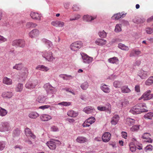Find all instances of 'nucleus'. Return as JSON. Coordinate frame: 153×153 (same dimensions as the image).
Segmentation results:
<instances>
[{
    "label": "nucleus",
    "instance_id": "f257e3e1",
    "mask_svg": "<svg viewBox=\"0 0 153 153\" xmlns=\"http://www.w3.org/2000/svg\"><path fill=\"white\" fill-rule=\"evenodd\" d=\"M148 111L146 104L141 103L137 104L136 106L132 107L130 110V112L133 114H138L141 112Z\"/></svg>",
    "mask_w": 153,
    "mask_h": 153
},
{
    "label": "nucleus",
    "instance_id": "f03ea898",
    "mask_svg": "<svg viewBox=\"0 0 153 153\" xmlns=\"http://www.w3.org/2000/svg\"><path fill=\"white\" fill-rule=\"evenodd\" d=\"M42 57L49 62H52L55 60L56 58L53 56V53L50 51H45L41 52Z\"/></svg>",
    "mask_w": 153,
    "mask_h": 153
},
{
    "label": "nucleus",
    "instance_id": "7ed1b4c3",
    "mask_svg": "<svg viewBox=\"0 0 153 153\" xmlns=\"http://www.w3.org/2000/svg\"><path fill=\"white\" fill-rule=\"evenodd\" d=\"M11 130L9 123L8 122H1L0 123V131H8Z\"/></svg>",
    "mask_w": 153,
    "mask_h": 153
},
{
    "label": "nucleus",
    "instance_id": "20e7f679",
    "mask_svg": "<svg viewBox=\"0 0 153 153\" xmlns=\"http://www.w3.org/2000/svg\"><path fill=\"white\" fill-rule=\"evenodd\" d=\"M82 46V42L81 41H79L72 43L71 45L70 48L71 50L76 51L80 48Z\"/></svg>",
    "mask_w": 153,
    "mask_h": 153
},
{
    "label": "nucleus",
    "instance_id": "39448f33",
    "mask_svg": "<svg viewBox=\"0 0 153 153\" xmlns=\"http://www.w3.org/2000/svg\"><path fill=\"white\" fill-rule=\"evenodd\" d=\"M39 83L38 80H36L33 81H28L25 85V87L26 88L32 90Z\"/></svg>",
    "mask_w": 153,
    "mask_h": 153
},
{
    "label": "nucleus",
    "instance_id": "423d86ee",
    "mask_svg": "<svg viewBox=\"0 0 153 153\" xmlns=\"http://www.w3.org/2000/svg\"><path fill=\"white\" fill-rule=\"evenodd\" d=\"M12 45L13 46L16 47H19L23 48L25 46V42L22 39H16L12 42Z\"/></svg>",
    "mask_w": 153,
    "mask_h": 153
},
{
    "label": "nucleus",
    "instance_id": "0eeeda50",
    "mask_svg": "<svg viewBox=\"0 0 153 153\" xmlns=\"http://www.w3.org/2000/svg\"><path fill=\"white\" fill-rule=\"evenodd\" d=\"M80 54L83 63L85 64H89L93 60L92 57L89 56L84 53H81Z\"/></svg>",
    "mask_w": 153,
    "mask_h": 153
},
{
    "label": "nucleus",
    "instance_id": "6e6552de",
    "mask_svg": "<svg viewBox=\"0 0 153 153\" xmlns=\"http://www.w3.org/2000/svg\"><path fill=\"white\" fill-rule=\"evenodd\" d=\"M151 91L150 90H147L141 96L139 99L140 100L143 99V100H150L153 97V94H151Z\"/></svg>",
    "mask_w": 153,
    "mask_h": 153
},
{
    "label": "nucleus",
    "instance_id": "1a4fd4ad",
    "mask_svg": "<svg viewBox=\"0 0 153 153\" xmlns=\"http://www.w3.org/2000/svg\"><path fill=\"white\" fill-rule=\"evenodd\" d=\"M95 121L94 117H91L85 120L82 125L84 127H89L90 125L94 123Z\"/></svg>",
    "mask_w": 153,
    "mask_h": 153
},
{
    "label": "nucleus",
    "instance_id": "9d476101",
    "mask_svg": "<svg viewBox=\"0 0 153 153\" xmlns=\"http://www.w3.org/2000/svg\"><path fill=\"white\" fill-rule=\"evenodd\" d=\"M111 108V105L108 102L106 103L105 106L100 105L97 107L98 110L101 111H110Z\"/></svg>",
    "mask_w": 153,
    "mask_h": 153
},
{
    "label": "nucleus",
    "instance_id": "9b49d317",
    "mask_svg": "<svg viewBox=\"0 0 153 153\" xmlns=\"http://www.w3.org/2000/svg\"><path fill=\"white\" fill-rule=\"evenodd\" d=\"M39 34V30L36 29H34L29 33V36L30 38H33L38 36Z\"/></svg>",
    "mask_w": 153,
    "mask_h": 153
},
{
    "label": "nucleus",
    "instance_id": "f8f14e48",
    "mask_svg": "<svg viewBox=\"0 0 153 153\" xmlns=\"http://www.w3.org/2000/svg\"><path fill=\"white\" fill-rule=\"evenodd\" d=\"M13 95V94L12 92L6 91L2 93L1 96L4 99H8L11 98Z\"/></svg>",
    "mask_w": 153,
    "mask_h": 153
},
{
    "label": "nucleus",
    "instance_id": "ddd939ff",
    "mask_svg": "<svg viewBox=\"0 0 153 153\" xmlns=\"http://www.w3.org/2000/svg\"><path fill=\"white\" fill-rule=\"evenodd\" d=\"M52 25L56 27H62L65 25L64 23L62 21L55 20L51 22Z\"/></svg>",
    "mask_w": 153,
    "mask_h": 153
},
{
    "label": "nucleus",
    "instance_id": "4468645a",
    "mask_svg": "<svg viewBox=\"0 0 153 153\" xmlns=\"http://www.w3.org/2000/svg\"><path fill=\"white\" fill-rule=\"evenodd\" d=\"M100 88L105 93L108 94L111 91L110 86L105 84H102L100 86Z\"/></svg>",
    "mask_w": 153,
    "mask_h": 153
},
{
    "label": "nucleus",
    "instance_id": "2eb2a0df",
    "mask_svg": "<svg viewBox=\"0 0 153 153\" xmlns=\"http://www.w3.org/2000/svg\"><path fill=\"white\" fill-rule=\"evenodd\" d=\"M111 134L110 133L106 132L104 133L102 136V141L104 142H108L111 138Z\"/></svg>",
    "mask_w": 153,
    "mask_h": 153
},
{
    "label": "nucleus",
    "instance_id": "dca6fc26",
    "mask_svg": "<svg viewBox=\"0 0 153 153\" xmlns=\"http://www.w3.org/2000/svg\"><path fill=\"white\" fill-rule=\"evenodd\" d=\"M31 17L34 19L40 21L41 20L42 16L41 14L34 12H31L30 14Z\"/></svg>",
    "mask_w": 153,
    "mask_h": 153
},
{
    "label": "nucleus",
    "instance_id": "f3484780",
    "mask_svg": "<svg viewBox=\"0 0 153 153\" xmlns=\"http://www.w3.org/2000/svg\"><path fill=\"white\" fill-rule=\"evenodd\" d=\"M44 88L47 91H51V92H53L55 91V88L52 86L49 83H47L44 85L43 86Z\"/></svg>",
    "mask_w": 153,
    "mask_h": 153
},
{
    "label": "nucleus",
    "instance_id": "a211bd4d",
    "mask_svg": "<svg viewBox=\"0 0 153 153\" xmlns=\"http://www.w3.org/2000/svg\"><path fill=\"white\" fill-rule=\"evenodd\" d=\"M83 111L87 114L94 113L95 111L94 108L91 106L85 107L83 109Z\"/></svg>",
    "mask_w": 153,
    "mask_h": 153
},
{
    "label": "nucleus",
    "instance_id": "6ab92c4d",
    "mask_svg": "<svg viewBox=\"0 0 153 153\" xmlns=\"http://www.w3.org/2000/svg\"><path fill=\"white\" fill-rule=\"evenodd\" d=\"M40 119L42 121H47L52 119V117L50 115L47 114H42L40 116Z\"/></svg>",
    "mask_w": 153,
    "mask_h": 153
},
{
    "label": "nucleus",
    "instance_id": "aec40b11",
    "mask_svg": "<svg viewBox=\"0 0 153 153\" xmlns=\"http://www.w3.org/2000/svg\"><path fill=\"white\" fill-rule=\"evenodd\" d=\"M149 74V73L148 71L142 70L139 72L138 75L142 79H143L147 78Z\"/></svg>",
    "mask_w": 153,
    "mask_h": 153
},
{
    "label": "nucleus",
    "instance_id": "412c9836",
    "mask_svg": "<svg viewBox=\"0 0 153 153\" xmlns=\"http://www.w3.org/2000/svg\"><path fill=\"white\" fill-rule=\"evenodd\" d=\"M25 131V134L27 136H30L33 139L36 138L35 135L32 133L30 128H26Z\"/></svg>",
    "mask_w": 153,
    "mask_h": 153
},
{
    "label": "nucleus",
    "instance_id": "4be33fe9",
    "mask_svg": "<svg viewBox=\"0 0 153 153\" xmlns=\"http://www.w3.org/2000/svg\"><path fill=\"white\" fill-rule=\"evenodd\" d=\"M46 144L50 149L51 150H54L56 147V143L54 141H48Z\"/></svg>",
    "mask_w": 153,
    "mask_h": 153
},
{
    "label": "nucleus",
    "instance_id": "5701e85b",
    "mask_svg": "<svg viewBox=\"0 0 153 153\" xmlns=\"http://www.w3.org/2000/svg\"><path fill=\"white\" fill-rule=\"evenodd\" d=\"M141 54V51L137 49H133L130 52L129 56L130 57L138 56Z\"/></svg>",
    "mask_w": 153,
    "mask_h": 153
},
{
    "label": "nucleus",
    "instance_id": "b1692460",
    "mask_svg": "<svg viewBox=\"0 0 153 153\" xmlns=\"http://www.w3.org/2000/svg\"><path fill=\"white\" fill-rule=\"evenodd\" d=\"M96 18V16H92L89 15H85L83 17V20L87 22H90Z\"/></svg>",
    "mask_w": 153,
    "mask_h": 153
},
{
    "label": "nucleus",
    "instance_id": "393cba45",
    "mask_svg": "<svg viewBox=\"0 0 153 153\" xmlns=\"http://www.w3.org/2000/svg\"><path fill=\"white\" fill-rule=\"evenodd\" d=\"M36 69L43 71L47 72L49 70V68L43 65H39L36 68Z\"/></svg>",
    "mask_w": 153,
    "mask_h": 153
},
{
    "label": "nucleus",
    "instance_id": "a878e982",
    "mask_svg": "<svg viewBox=\"0 0 153 153\" xmlns=\"http://www.w3.org/2000/svg\"><path fill=\"white\" fill-rule=\"evenodd\" d=\"M76 141L79 143H83L88 141L87 139L82 136L78 137L76 139Z\"/></svg>",
    "mask_w": 153,
    "mask_h": 153
},
{
    "label": "nucleus",
    "instance_id": "bb28decb",
    "mask_svg": "<svg viewBox=\"0 0 153 153\" xmlns=\"http://www.w3.org/2000/svg\"><path fill=\"white\" fill-rule=\"evenodd\" d=\"M121 92L123 93H128L131 91V90L128 88L127 85H123L120 88Z\"/></svg>",
    "mask_w": 153,
    "mask_h": 153
},
{
    "label": "nucleus",
    "instance_id": "cd10ccee",
    "mask_svg": "<svg viewBox=\"0 0 153 153\" xmlns=\"http://www.w3.org/2000/svg\"><path fill=\"white\" fill-rule=\"evenodd\" d=\"M119 120V117L117 115H115L113 116L111 121V123L112 125H115L118 122Z\"/></svg>",
    "mask_w": 153,
    "mask_h": 153
},
{
    "label": "nucleus",
    "instance_id": "c85d7f7f",
    "mask_svg": "<svg viewBox=\"0 0 153 153\" xmlns=\"http://www.w3.org/2000/svg\"><path fill=\"white\" fill-rule=\"evenodd\" d=\"M39 116V114L35 111L30 112L28 114L29 117L32 119H36Z\"/></svg>",
    "mask_w": 153,
    "mask_h": 153
},
{
    "label": "nucleus",
    "instance_id": "c756f323",
    "mask_svg": "<svg viewBox=\"0 0 153 153\" xmlns=\"http://www.w3.org/2000/svg\"><path fill=\"white\" fill-rule=\"evenodd\" d=\"M106 41L103 39H98L95 41V43L99 45H103L106 44Z\"/></svg>",
    "mask_w": 153,
    "mask_h": 153
},
{
    "label": "nucleus",
    "instance_id": "7c9ffc66",
    "mask_svg": "<svg viewBox=\"0 0 153 153\" xmlns=\"http://www.w3.org/2000/svg\"><path fill=\"white\" fill-rule=\"evenodd\" d=\"M47 99L46 96L43 95L39 96L37 99V101L40 103H44Z\"/></svg>",
    "mask_w": 153,
    "mask_h": 153
},
{
    "label": "nucleus",
    "instance_id": "2f4dec72",
    "mask_svg": "<svg viewBox=\"0 0 153 153\" xmlns=\"http://www.w3.org/2000/svg\"><path fill=\"white\" fill-rule=\"evenodd\" d=\"M23 84L19 83L16 85L15 88V90L17 92H21L23 90Z\"/></svg>",
    "mask_w": 153,
    "mask_h": 153
},
{
    "label": "nucleus",
    "instance_id": "473e14b6",
    "mask_svg": "<svg viewBox=\"0 0 153 153\" xmlns=\"http://www.w3.org/2000/svg\"><path fill=\"white\" fill-rule=\"evenodd\" d=\"M3 82L4 84L7 85H10L12 84V81L11 79L7 77H4L3 78Z\"/></svg>",
    "mask_w": 153,
    "mask_h": 153
},
{
    "label": "nucleus",
    "instance_id": "72a5a7b5",
    "mask_svg": "<svg viewBox=\"0 0 153 153\" xmlns=\"http://www.w3.org/2000/svg\"><path fill=\"white\" fill-rule=\"evenodd\" d=\"M78 113L72 110L69 111L67 112V115L69 116L73 117H76L78 116Z\"/></svg>",
    "mask_w": 153,
    "mask_h": 153
},
{
    "label": "nucleus",
    "instance_id": "f704fd0d",
    "mask_svg": "<svg viewBox=\"0 0 153 153\" xmlns=\"http://www.w3.org/2000/svg\"><path fill=\"white\" fill-rule=\"evenodd\" d=\"M126 124L130 126L134 124L135 120L134 119L128 118L126 119Z\"/></svg>",
    "mask_w": 153,
    "mask_h": 153
},
{
    "label": "nucleus",
    "instance_id": "c9c22d12",
    "mask_svg": "<svg viewBox=\"0 0 153 153\" xmlns=\"http://www.w3.org/2000/svg\"><path fill=\"white\" fill-rule=\"evenodd\" d=\"M118 47L119 48L123 51H128L129 50V48L128 46L121 43L118 44Z\"/></svg>",
    "mask_w": 153,
    "mask_h": 153
},
{
    "label": "nucleus",
    "instance_id": "e433bc0d",
    "mask_svg": "<svg viewBox=\"0 0 153 153\" xmlns=\"http://www.w3.org/2000/svg\"><path fill=\"white\" fill-rule=\"evenodd\" d=\"M24 66V65L22 63L16 64L14 66H13V69L20 70L23 68Z\"/></svg>",
    "mask_w": 153,
    "mask_h": 153
},
{
    "label": "nucleus",
    "instance_id": "4c0bfd02",
    "mask_svg": "<svg viewBox=\"0 0 153 153\" xmlns=\"http://www.w3.org/2000/svg\"><path fill=\"white\" fill-rule=\"evenodd\" d=\"M8 111L5 109L0 107V116L1 117L5 116L7 114Z\"/></svg>",
    "mask_w": 153,
    "mask_h": 153
},
{
    "label": "nucleus",
    "instance_id": "58836bf2",
    "mask_svg": "<svg viewBox=\"0 0 153 153\" xmlns=\"http://www.w3.org/2000/svg\"><path fill=\"white\" fill-rule=\"evenodd\" d=\"M126 14H122V13H118L116 14H114L112 18L113 19H118L120 18L124 17Z\"/></svg>",
    "mask_w": 153,
    "mask_h": 153
},
{
    "label": "nucleus",
    "instance_id": "ea45409f",
    "mask_svg": "<svg viewBox=\"0 0 153 153\" xmlns=\"http://www.w3.org/2000/svg\"><path fill=\"white\" fill-rule=\"evenodd\" d=\"M59 76L62 78L64 80H67L72 78V77L70 75L61 74L59 75Z\"/></svg>",
    "mask_w": 153,
    "mask_h": 153
},
{
    "label": "nucleus",
    "instance_id": "a19ab883",
    "mask_svg": "<svg viewBox=\"0 0 153 153\" xmlns=\"http://www.w3.org/2000/svg\"><path fill=\"white\" fill-rule=\"evenodd\" d=\"M88 83L86 81L82 83L80 87L82 90H85L88 88Z\"/></svg>",
    "mask_w": 153,
    "mask_h": 153
},
{
    "label": "nucleus",
    "instance_id": "79ce46f5",
    "mask_svg": "<svg viewBox=\"0 0 153 153\" xmlns=\"http://www.w3.org/2000/svg\"><path fill=\"white\" fill-rule=\"evenodd\" d=\"M153 117V113L152 112L148 113L144 116V118L146 119H152Z\"/></svg>",
    "mask_w": 153,
    "mask_h": 153
},
{
    "label": "nucleus",
    "instance_id": "37998d69",
    "mask_svg": "<svg viewBox=\"0 0 153 153\" xmlns=\"http://www.w3.org/2000/svg\"><path fill=\"white\" fill-rule=\"evenodd\" d=\"M108 61L111 63H116L118 62V59L117 57H114L109 59H108Z\"/></svg>",
    "mask_w": 153,
    "mask_h": 153
},
{
    "label": "nucleus",
    "instance_id": "c03bdc74",
    "mask_svg": "<svg viewBox=\"0 0 153 153\" xmlns=\"http://www.w3.org/2000/svg\"><path fill=\"white\" fill-rule=\"evenodd\" d=\"M37 26L36 24L31 22H27L26 25V27L27 28L35 27Z\"/></svg>",
    "mask_w": 153,
    "mask_h": 153
},
{
    "label": "nucleus",
    "instance_id": "a18cd8bd",
    "mask_svg": "<svg viewBox=\"0 0 153 153\" xmlns=\"http://www.w3.org/2000/svg\"><path fill=\"white\" fill-rule=\"evenodd\" d=\"M153 83V76L150 77L145 82L146 85H150Z\"/></svg>",
    "mask_w": 153,
    "mask_h": 153
},
{
    "label": "nucleus",
    "instance_id": "49530a36",
    "mask_svg": "<svg viewBox=\"0 0 153 153\" xmlns=\"http://www.w3.org/2000/svg\"><path fill=\"white\" fill-rule=\"evenodd\" d=\"M113 86L115 88H119L122 85L121 82L118 81H115L113 83Z\"/></svg>",
    "mask_w": 153,
    "mask_h": 153
},
{
    "label": "nucleus",
    "instance_id": "de8ad7c7",
    "mask_svg": "<svg viewBox=\"0 0 153 153\" xmlns=\"http://www.w3.org/2000/svg\"><path fill=\"white\" fill-rule=\"evenodd\" d=\"M6 142L4 141H0V150H3L6 147Z\"/></svg>",
    "mask_w": 153,
    "mask_h": 153
},
{
    "label": "nucleus",
    "instance_id": "09e8293b",
    "mask_svg": "<svg viewBox=\"0 0 153 153\" xmlns=\"http://www.w3.org/2000/svg\"><path fill=\"white\" fill-rule=\"evenodd\" d=\"M98 35L101 38H105L106 36L107 33L104 30L99 32Z\"/></svg>",
    "mask_w": 153,
    "mask_h": 153
},
{
    "label": "nucleus",
    "instance_id": "8fccbe9b",
    "mask_svg": "<svg viewBox=\"0 0 153 153\" xmlns=\"http://www.w3.org/2000/svg\"><path fill=\"white\" fill-rule=\"evenodd\" d=\"M50 130L53 132H58L59 131L58 128L56 126H52L51 127Z\"/></svg>",
    "mask_w": 153,
    "mask_h": 153
},
{
    "label": "nucleus",
    "instance_id": "3c124183",
    "mask_svg": "<svg viewBox=\"0 0 153 153\" xmlns=\"http://www.w3.org/2000/svg\"><path fill=\"white\" fill-rule=\"evenodd\" d=\"M71 102H62L58 103V105H62L64 106H67L70 105Z\"/></svg>",
    "mask_w": 153,
    "mask_h": 153
},
{
    "label": "nucleus",
    "instance_id": "603ef678",
    "mask_svg": "<svg viewBox=\"0 0 153 153\" xmlns=\"http://www.w3.org/2000/svg\"><path fill=\"white\" fill-rule=\"evenodd\" d=\"M121 24H117L115 27V31L116 32H118L120 31L121 30Z\"/></svg>",
    "mask_w": 153,
    "mask_h": 153
},
{
    "label": "nucleus",
    "instance_id": "864d4df0",
    "mask_svg": "<svg viewBox=\"0 0 153 153\" xmlns=\"http://www.w3.org/2000/svg\"><path fill=\"white\" fill-rule=\"evenodd\" d=\"M42 40L46 45H48L49 47H51L52 46V43L50 41L46 39H43Z\"/></svg>",
    "mask_w": 153,
    "mask_h": 153
},
{
    "label": "nucleus",
    "instance_id": "5fc2aeb1",
    "mask_svg": "<svg viewBox=\"0 0 153 153\" xmlns=\"http://www.w3.org/2000/svg\"><path fill=\"white\" fill-rule=\"evenodd\" d=\"M139 129V126L135 125L133 126L131 128V130L132 131H137Z\"/></svg>",
    "mask_w": 153,
    "mask_h": 153
},
{
    "label": "nucleus",
    "instance_id": "6e6d98bb",
    "mask_svg": "<svg viewBox=\"0 0 153 153\" xmlns=\"http://www.w3.org/2000/svg\"><path fill=\"white\" fill-rule=\"evenodd\" d=\"M146 31L148 34H151L153 33V28L147 27L146 28Z\"/></svg>",
    "mask_w": 153,
    "mask_h": 153
},
{
    "label": "nucleus",
    "instance_id": "4d7b16f0",
    "mask_svg": "<svg viewBox=\"0 0 153 153\" xmlns=\"http://www.w3.org/2000/svg\"><path fill=\"white\" fill-rule=\"evenodd\" d=\"M150 136V133H144L142 136V137L144 139H147Z\"/></svg>",
    "mask_w": 153,
    "mask_h": 153
},
{
    "label": "nucleus",
    "instance_id": "13d9d810",
    "mask_svg": "<svg viewBox=\"0 0 153 153\" xmlns=\"http://www.w3.org/2000/svg\"><path fill=\"white\" fill-rule=\"evenodd\" d=\"M121 103L122 106L125 107L128 104V102L127 100H125L121 102Z\"/></svg>",
    "mask_w": 153,
    "mask_h": 153
},
{
    "label": "nucleus",
    "instance_id": "bf43d9fd",
    "mask_svg": "<svg viewBox=\"0 0 153 153\" xmlns=\"http://www.w3.org/2000/svg\"><path fill=\"white\" fill-rule=\"evenodd\" d=\"M20 133V131L18 130H16L14 131L13 132V136L14 137L19 136Z\"/></svg>",
    "mask_w": 153,
    "mask_h": 153
},
{
    "label": "nucleus",
    "instance_id": "052dcab7",
    "mask_svg": "<svg viewBox=\"0 0 153 153\" xmlns=\"http://www.w3.org/2000/svg\"><path fill=\"white\" fill-rule=\"evenodd\" d=\"M153 147L151 145H149L146 146L145 148V150L146 151H151Z\"/></svg>",
    "mask_w": 153,
    "mask_h": 153
},
{
    "label": "nucleus",
    "instance_id": "680f3d73",
    "mask_svg": "<svg viewBox=\"0 0 153 153\" xmlns=\"http://www.w3.org/2000/svg\"><path fill=\"white\" fill-rule=\"evenodd\" d=\"M129 146L130 150L132 152H134L135 151L136 149L134 145H130Z\"/></svg>",
    "mask_w": 153,
    "mask_h": 153
},
{
    "label": "nucleus",
    "instance_id": "e2e57ef3",
    "mask_svg": "<svg viewBox=\"0 0 153 153\" xmlns=\"http://www.w3.org/2000/svg\"><path fill=\"white\" fill-rule=\"evenodd\" d=\"M50 105H45L40 106L39 107V109H41L44 110L45 109H47V108H50Z\"/></svg>",
    "mask_w": 153,
    "mask_h": 153
},
{
    "label": "nucleus",
    "instance_id": "0e129e2a",
    "mask_svg": "<svg viewBox=\"0 0 153 153\" xmlns=\"http://www.w3.org/2000/svg\"><path fill=\"white\" fill-rule=\"evenodd\" d=\"M80 8L77 5H74L72 7V9L74 11H77L79 10Z\"/></svg>",
    "mask_w": 153,
    "mask_h": 153
},
{
    "label": "nucleus",
    "instance_id": "69168bd1",
    "mask_svg": "<svg viewBox=\"0 0 153 153\" xmlns=\"http://www.w3.org/2000/svg\"><path fill=\"white\" fill-rule=\"evenodd\" d=\"M6 38L0 35V43H1L7 41Z\"/></svg>",
    "mask_w": 153,
    "mask_h": 153
},
{
    "label": "nucleus",
    "instance_id": "338daca9",
    "mask_svg": "<svg viewBox=\"0 0 153 153\" xmlns=\"http://www.w3.org/2000/svg\"><path fill=\"white\" fill-rule=\"evenodd\" d=\"M122 136L123 137L126 139L127 137V134L125 131H122L121 133Z\"/></svg>",
    "mask_w": 153,
    "mask_h": 153
},
{
    "label": "nucleus",
    "instance_id": "774afa93",
    "mask_svg": "<svg viewBox=\"0 0 153 153\" xmlns=\"http://www.w3.org/2000/svg\"><path fill=\"white\" fill-rule=\"evenodd\" d=\"M22 69L24 71V73L25 74V75H27L28 73V69L26 67H23V68Z\"/></svg>",
    "mask_w": 153,
    "mask_h": 153
}]
</instances>
